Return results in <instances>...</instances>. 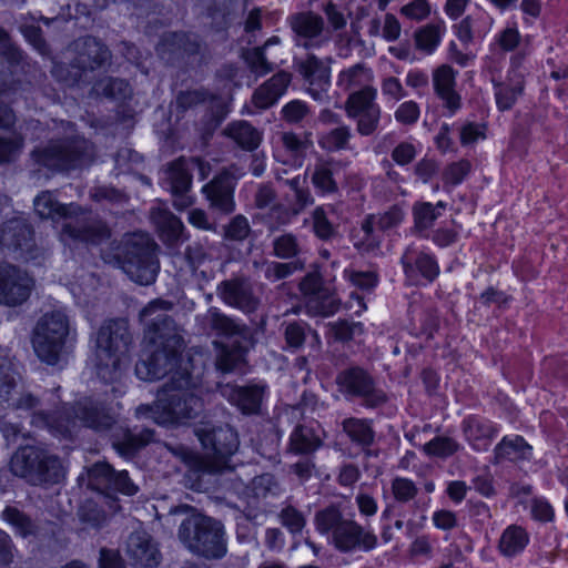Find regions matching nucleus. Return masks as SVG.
I'll list each match as a JSON object with an SVG mask.
<instances>
[{
	"label": "nucleus",
	"instance_id": "nucleus-40",
	"mask_svg": "<svg viewBox=\"0 0 568 568\" xmlns=\"http://www.w3.org/2000/svg\"><path fill=\"white\" fill-rule=\"evenodd\" d=\"M0 58L12 68L28 65L26 53L12 41L9 32L0 27Z\"/></svg>",
	"mask_w": 568,
	"mask_h": 568
},
{
	"label": "nucleus",
	"instance_id": "nucleus-38",
	"mask_svg": "<svg viewBox=\"0 0 568 568\" xmlns=\"http://www.w3.org/2000/svg\"><path fill=\"white\" fill-rule=\"evenodd\" d=\"M434 87L446 106L455 112L460 105V99L454 90V73H434Z\"/></svg>",
	"mask_w": 568,
	"mask_h": 568
},
{
	"label": "nucleus",
	"instance_id": "nucleus-56",
	"mask_svg": "<svg viewBox=\"0 0 568 568\" xmlns=\"http://www.w3.org/2000/svg\"><path fill=\"white\" fill-rule=\"evenodd\" d=\"M274 252L281 258H290L300 252L297 239L293 234H284L274 241Z\"/></svg>",
	"mask_w": 568,
	"mask_h": 568
},
{
	"label": "nucleus",
	"instance_id": "nucleus-43",
	"mask_svg": "<svg viewBox=\"0 0 568 568\" xmlns=\"http://www.w3.org/2000/svg\"><path fill=\"white\" fill-rule=\"evenodd\" d=\"M343 429L352 442L369 446L374 440V432L369 423L365 419L348 418L343 422Z\"/></svg>",
	"mask_w": 568,
	"mask_h": 568
},
{
	"label": "nucleus",
	"instance_id": "nucleus-63",
	"mask_svg": "<svg viewBox=\"0 0 568 568\" xmlns=\"http://www.w3.org/2000/svg\"><path fill=\"white\" fill-rule=\"evenodd\" d=\"M415 267L428 281H433L439 272L436 261L427 254H419L415 261Z\"/></svg>",
	"mask_w": 568,
	"mask_h": 568
},
{
	"label": "nucleus",
	"instance_id": "nucleus-54",
	"mask_svg": "<svg viewBox=\"0 0 568 568\" xmlns=\"http://www.w3.org/2000/svg\"><path fill=\"white\" fill-rule=\"evenodd\" d=\"M21 32L23 33L27 41L41 54L49 55L50 48L42 36V30L37 26H23L21 27Z\"/></svg>",
	"mask_w": 568,
	"mask_h": 568
},
{
	"label": "nucleus",
	"instance_id": "nucleus-58",
	"mask_svg": "<svg viewBox=\"0 0 568 568\" xmlns=\"http://www.w3.org/2000/svg\"><path fill=\"white\" fill-rule=\"evenodd\" d=\"M280 517L282 525L292 534L301 532L305 526L304 516L292 506L283 508Z\"/></svg>",
	"mask_w": 568,
	"mask_h": 568
},
{
	"label": "nucleus",
	"instance_id": "nucleus-12",
	"mask_svg": "<svg viewBox=\"0 0 568 568\" xmlns=\"http://www.w3.org/2000/svg\"><path fill=\"white\" fill-rule=\"evenodd\" d=\"M65 54L69 65L78 71H95L111 65V51L92 36L74 40Z\"/></svg>",
	"mask_w": 568,
	"mask_h": 568
},
{
	"label": "nucleus",
	"instance_id": "nucleus-60",
	"mask_svg": "<svg viewBox=\"0 0 568 568\" xmlns=\"http://www.w3.org/2000/svg\"><path fill=\"white\" fill-rule=\"evenodd\" d=\"M400 12L412 20L420 21L430 13V6L426 0H413L400 9Z\"/></svg>",
	"mask_w": 568,
	"mask_h": 568
},
{
	"label": "nucleus",
	"instance_id": "nucleus-35",
	"mask_svg": "<svg viewBox=\"0 0 568 568\" xmlns=\"http://www.w3.org/2000/svg\"><path fill=\"white\" fill-rule=\"evenodd\" d=\"M291 26L297 36L314 38L323 31L324 20L313 12H303L292 17Z\"/></svg>",
	"mask_w": 568,
	"mask_h": 568
},
{
	"label": "nucleus",
	"instance_id": "nucleus-34",
	"mask_svg": "<svg viewBox=\"0 0 568 568\" xmlns=\"http://www.w3.org/2000/svg\"><path fill=\"white\" fill-rule=\"evenodd\" d=\"M404 216V209L400 205H394L382 214L368 216L363 223L362 230L368 236L373 233L375 226L387 230L399 225Z\"/></svg>",
	"mask_w": 568,
	"mask_h": 568
},
{
	"label": "nucleus",
	"instance_id": "nucleus-37",
	"mask_svg": "<svg viewBox=\"0 0 568 568\" xmlns=\"http://www.w3.org/2000/svg\"><path fill=\"white\" fill-rule=\"evenodd\" d=\"M199 48L200 43L196 36L175 32L163 37L159 50L161 52L182 50L187 54H195L199 52Z\"/></svg>",
	"mask_w": 568,
	"mask_h": 568
},
{
	"label": "nucleus",
	"instance_id": "nucleus-13",
	"mask_svg": "<svg viewBox=\"0 0 568 568\" xmlns=\"http://www.w3.org/2000/svg\"><path fill=\"white\" fill-rule=\"evenodd\" d=\"M244 174L243 169L233 165L223 170L213 181L205 184L202 187V192L210 201L211 206L223 213H231L234 210V185Z\"/></svg>",
	"mask_w": 568,
	"mask_h": 568
},
{
	"label": "nucleus",
	"instance_id": "nucleus-18",
	"mask_svg": "<svg viewBox=\"0 0 568 568\" xmlns=\"http://www.w3.org/2000/svg\"><path fill=\"white\" fill-rule=\"evenodd\" d=\"M302 294L307 298L308 307L315 313L331 315L336 312L339 300L335 292L324 287L321 276L316 273H308L300 283Z\"/></svg>",
	"mask_w": 568,
	"mask_h": 568
},
{
	"label": "nucleus",
	"instance_id": "nucleus-27",
	"mask_svg": "<svg viewBox=\"0 0 568 568\" xmlns=\"http://www.w3.org/2000/svg\"><path fill=\"white\" fill-rule=\"evenodd\" d=\"M290 81V73H274L268 81L254 92V104L260 109L273 105L285 93Z\"/></svg>",
	"mask_w": 568,
	"mask_h": 568
},
{
	"label": "nucleus",
	"instance_id": "nucleus-45",
	"mask_svg": "<svg viewBox=\"0 0 568 568\" xmlns=\"http://www.w3.org/2000/svg\"><path fill=\"white\" fill-rule=\"evenodd\" d=\"M282 143L292 165L295 168L302 166L304 155L310 148L308 142L294 133L286 132L282 135Z\"/></svg>",
	"mask_w": 568,
	"mask_h": 568
},
{
	"label": "nucleus",
	"instance_id": "nucleus-15",
	"mask_svg": "<svg viewBox=\"0 0 568 568\" xmlns=\"http://www.w3.org/2000/svg\"><path fill=\"white\" fill-rule=\"evenodd\" d=\"M162 186L174 196V206L184 210L192 205V196L187 194L192 184V172L187 159L180 158L173 161L161 178Z\"/></svg>",
	"mask_w": 568,
	"mask_h": 568
},
{
	"label": "nucleus",
	"instance_id": "nucleus-36",
	"mask_svg": "<svg viewBox=\"0 0 568 568\" xmlns=\"http://www.w3.org/2000/svg\"><path fill=\"white\" fill-rule=\"evenodd\" d=\"M377 91L372 87H365L349 94L346 102V112L349 118H356L371 108H378L375 103Z\"/></svg>",
	"mask_w": 568,
	"mask_h": 568
},
{
	"label": "nucleus",
	"instance_id": "nucleus-62",
	"mask_svg": "<svg viewBox=\"0 0 568 568\" xmlns=\"http://www.w3.org/2000/svg\"><path fill=\"white\" fill-rule=\"evenodd\" d=\"M419 113V108L415 102L406 101L395 111V119L403 124H413L418 120Z\"/></svg>",
	"mask_w": 568,
	"mask_h": 568
},
{
	"label": "nucleus",
	"instance_id": "nucleus-24",
	"mask_svg": "<svg viewBox=\"0 0 568 568\" xmlns=\"http://www.w3.org/2000/svg\"><path fill=\"white\" fill-rule=\"evenodd\" d=\"M220 295L226 304L246 313L253 312L257 306L248 286L240 280L224 282L220 287Z\"/></svg>",
	"mask_w": 568,
	"mask_h": 568
},
{
	"label": "nucleus",
	"instance_id": "nucleus-55",
	"mask_svg": "<svg viewBox=\"0 0 568 568\" xmlns=\"http://www.w3.org/2000/svg\"><path fill=\"white\" fill-rule=\"evenodd\" d=\"M344 277L349 281L353 286L362 290H371L377 284V276L371 271L357 272L354 270H344Z\"/></svg>",
	"mask_w": 568,
	"mask_h": 568
},
{
	"label": "nucleus",
	"instance_id": "nucleus-61",
	"mask_svg": "<svg viewBox=\"0 0 568 568\" xmlns=\"http://www.w3.org/2000/svg\"><path fill=\"white\" fill-rule=\"evenodd\" d=\"M417 153L418 149L414 143L403 142L394 149L392 158L398 165H405L410 163Z\"/></svg>",
	"mask_w": 568,
	"mask_h": 568
},
{
	"label": "nucleus",
	"instance_id": "nucleus-16",
	"mask_svg": "<svg viewBox=\"0 0 568 568\" xmlns=\"http://www.w3.org/2000/svg\"><path fill=\"white\" fill-rule=\"evenodd\" d=\"M17 373L4 349L0 348V406L7 405L16 409H31L36 406V398L30 394L16 397Z\"/></svg>",
	"mask_w": 568,
	"mask_h": 568
},
{
	"label": "nucleus",
	"instance_id": "nucleus-23",
	"mask_svg": "<svg viewBox=\"0 0 568 568\" xmlns=\"http://www.w3.org/2000/svg\"><path fill=\"white\" fill-rule=\"evenodd\" d=\"M463 432L466 442L474 450L486 452L498 435L499 428L490 420L470 416L464 419Z\"/></svg>",
	"mask_w": 568,
	"mask_h": 568
},
{
	"label": "nucleus",
	"instance_id": "nucleus-31",
	"mask_svg": "<svg viewBox=\"0 0 568 568\" xmlns=\"http://www.w3.org/2000/svg\"><path fill=\"white\" fill-rule=\"evenodd\" d=\"M224 133L244 150H255L262 141L261 132L246 121L230 123Z\"/></svg>",
	"mask_w": 568,
	"mask_h": 568
},
{
	"label": "nucleus",
	"instance_id": "nucleus-6",
	"mask_svg": "<svg viewBox=\"0 0 568 568\" xmlns=\"http://www.w3.org/2000/svg\"><path fill=\"white\" fill-rule=\"evenodd\" d=\"M205 453L195 454L184 446L169 448L190 469L197 473H219L231 467L230 458L239 448L236 432L225 425L217 428L202 427L195 430Z\"/></svg>",
	"mask_w": 568,
	"mask_h": 568
},
{
	"label": "nucleus",
	"instance_id": "nucleus-8",
	"mask_svg": "<svg viewBox=\"0 0 568 568\" xmlns=\"http://www.w3.org/2000/svg\"><path fill=\"white\" fill-rule=\"evenodd\" d=\"M316 529L327 536L328 541L343 552L369 551L377 546V537L355 520L344 518L336 507L316 514Z\"/></svg>",
	"mask_w": 568,
	"mask_h": 568
},
{
	"label": "nucleus",
	"instance_id": "nucleus-48",
	"mask_svg": "<svg viewBox=\"0 0 568 568\" xmlns=\"http://www.w3.org/2000/svg\"><path fill=\"white\" fill-rule=\"evenodd\" d=\"M303 85L315 100H323L331 87L328 73H302Z\"/></svg>",
	"mask_w": 568,
	"mask_h": 568
},
{
	"label": "nucleus",
	"instance_id": "nucleus-46",
	"mask_svg": "<svg viewBox=\"0 0 568 568\" xmlns=\"http://www.w3.org/2000/svg\"><path fill=\"white\" fill-rule=\"evenodd\" d=\"M283 183L287 185L294 193V214H298L305 206L313 202V197L310 191L306 189L305 175H297L294 176L293 179L284 180Z\"/></svg>",
	"mask_w": 568,
	"mask_h": 568
},
{
	"label": "nucleus",
	"instance_id": "nucleus-5",
	"mask_svg": "<svg viewBox=\"0 0 568 568\" xmlns=\"http://www.w3.org/2000/svg\"><path fill=\"white\" fill-rule=\"evenodd\" d=\"M114 422L111 408L98 399L84 398L77 404V408L63 405L53 415L44 410L34 412L31 425L47 429L55 437L71 436L78 426H85L94 430H104Z\"/></svg>",
	"mask_w": 568,
	"mask_h": 568
},
{
	"label": "nucleus",
	"instance_id": "nucleus-57",
	"mask_svg": "<svg viewBox=\"0 0 568 568\" xmlns=\"http://www.w3.org/2000/svg\"><path fill=\"white\" fill-rule=\"evenodd\" d=\"M357 118V131L362 135L372 134L378 123L381 118V108H371L368 111L361 113Z\"/></svg>",
	"mask_w": 568,
	"mask_h": 568
},
{
	"label": "nucleus",
	"instance_id": "nucleus-11",
	"mask_svg": "<svg viewBox=\"0 0 568 568\" xmlns=\"http://www.w3.org/2000/svg\"><path fill=\"white\" fill-rule=\"evenodd\" d=\"M91 144L81 138L52 143L44 150H37L33 156L38 163L51 170L68 171L87 164L91 160Z\"/></svg>",
	"mask_w": 568,
	"mask_h": 568
},
{
	"label": "nucleus",
	"instance_id": "nucleus-44",
	"mask_svg": "<svg viewBox=\"0 0 568 568\" xmlns=\"http://www.w3.org/2000/svg\"><path fill=\"white\" fill-rule=\"evenodd\" d=\"M153 438V432L143 429L139 434L125 432L123 440L113 443L114 448L123 456H132L139 448L149 444Z\"/></svg>",
	"mask_w": 568,
	"mask_h": 568
},
{
	"label": "nucleus",
	"instance_id": "nucleus-20",
	"mask_svg": "<svg viewBox=\"0 0 568 568\" xmlns=\"http://www.w3.org/2000/svg\"><path fill=\"white\" fill-rule=\"evenodd\" d=\"M337 382L343 392L365 398L368 406H377L385 400L384 394L374 389L369 376L359 368L343 372Z\"/></svg>",
	"mask_w": 568,
	"mask_h": 568
},
{
	"label": "nucleus",
	"instance_id": "nucleus-4",
	"mask_svg": "<svg viewBox=\"0 0 568 568\" xmlns=\"http://www.w3.org/2000/svg\"><path fill=\"white\" fill-rule=\"evenodd\" d=\"M170 513L186 514L179 525L178 539L191 554L205 559H221L226 555V534L221 521L189 505L178 506Z\"/></svg>",
	"mask_w": 568,
	"mask_h": 568
},
{
	"label": "nucleus",
	"instance_id": "nucleus-10",
	"mask_svg": "<svg viewBox=\"0 0 568 568\" xmlns=\"http://www.w3.org/2000/svg\"><path fill=\"white\" fill-rule=\"evenodd\" d=\"M70 334L68 315L63 310L45 313L37 323L32 345L37 356L49 365L59 362Z\"/></svg>",
	"mask_w": 568,
	"mask_h": 568
},
{
	"label": "nucleus",
	"instance_id": "nucleus-52",
	"mask_svg": "<svg viewBox=\"0 0 568 568\" xmlns=\"http://www.w3.org/2000/svg\"><path fill=\"white\" fill-rule=\"evenodd\" d=\"M351 138V131L347 126H341L332 130L321 139V144L328 151H335L346 148Z\"/></svg>",
	"mask_w": 568,
	"mask_h": 568
},
{
	"label": "nucleus",
	"instance_id": "nucleus-59",
	"mask_svg": "<svg viewBox=\"0 0 568 568\" xmlns=\"http://www.w3.org/2000/svg\"><path fill=\"white\" fill-rule=\"evenodd\" d=\"M23 139L14 134L11 139H0V163L14 160L21 152Z\"/></svg>",
	"mask_w": 568,
	"mask_h": 568
},
{
	"label": "nucleus",
	"instance_id": "nucleus-47",
	"mask_svg": "<svg viewBox=\"0 0 568 568\" xmlns=\"http://www.w3.org/2000/svg\"><path fill=\"white\" fill-rule=\"evenodd\" d=\"M280 42V39L277 37L270 38L263 47H257L253 49H248L243 53V57L250 68L252 70L257 71L261 69L262 71H272L273 65L271 62L267 61L265 58V49L271 44H276Z\"/></svg>",
	"mask_w": 568,
	"mask_h": 568
},
{
	"label": "nucleus",
	"instance_id": "nucleus-25",
	"mask_svg": "<svg viewBox=\"0 0 568 568\" xmlns=\"http://www.w3.org/2000/svg\"><path fill=\"white\" fill-rule=\"evenodd\" d=\"M531 455L532 447L519 435L504 436L494 449L496 463L528 460Z\"/></svg>",
	"mask_w": 568,
	"mask_h": 568
},
{
	"label": "nucleus",
	"instance_id": "nucleus-14",
	"mask_svg": "<svg viewBox=\"0 0 568 568\" xmlns=\"http://www.w3.org/2000/svg\"><path fill=\"white\" fill-rule=\"evenodd\" d=\"M33 285V278L26 272L12 265H0V304H22L29 298Z\"/></svg>",
	"mask_w": 568,
	"mask_h": 568
},
{
	"label": "nucleus",
	"instance_id": "nucleus-9",
	"mask_svg": "<svg viewBox=\"0 0 568 568\" xmlns=\"http://www.w3.org/2000/svg\"><path fill=\"white\" fill-rule=\"evenodd\" d=\"M10 470L34 486L54 485L64 477L61 459L49 449L32 445L20 447L13 454Z\"/></svg>",
	"mask_w": 568,
	"mask_h": 568
},
{
	"label": "nucleus",
	"instance_id": "nucleus-1",
	"mask_svg": "<svg viewBox=\"0 0 568 568\" xmlns=\"http://www.w3.org/2000/svg\"><path fill=\"white\" fill-rule=\"evenodd\" d=\"M173 304L154 300L141 311L146 325L144 346L135 365V375L142 381H155L170 375L152 406L136 408L139 418H150L162 426L186 425L203 410L197 383L190 375L191 363L182 356L183 338L166 312Z\"/></svg>",
	"mask_w": 568,
	"mask_h": 568
},
{
	"label": "nucleus",
	"instance_id": "nucleus-42",
	"mask_svg": "<svg viewBox=\"0 0 568 568\" xmlns=\"http://www.w3.org/2000/svg\"><path fill=\"white\" fill-rule=\"evenodd\" d=\"M2 519L12 527L14 532L23 538L37 534V527L31 519L16 507L7 506L1 515Z\"/></svg>",
	"mask_w": 568,
	"mask_h": 568
},
{
	"label": "nucleus",
	"instance_id": "nucleus-29",
	"mask_svg": "<svg viewBox=\"0 0 568 568\" xmlns=\"http://www.w3.org/2000/svg\"><path fill=\"white\" fill-rule=\"evenodd\" d=\"M528 544V532L520 526L510 525L503 531L498 549L503 556L513 558L520 555Z\"/></svg>",
	"mask_w": 568,
	"mask_h": 568
},
{
	"label": "nucleus",
	"instance_id": "nucleus-2",
	"mask_svg": "<svg viewBox=\"0 0 568 568\" xmlns=\"http://www.w3.org/2000/svg\"><path fill=\"white\" fill-rule=\"evenodd\" d=\"M131 342L128 322L124 320L106 321L95 336L91 364L97 376L103 383L112 385L111 390L115 395L124 392L122 379L131 362Z\"/></svg>",
	"mask_w": 568,
	"mask_h": 568
},
{
	"label": "nucleus",
	"instance_id": "nucleus-30",
	"mask_svg": "<svg viewBox=\"0 0 568 568\" xmlns=\"http://www.w3.org/2000/svg\"><path fill=\"white\" fill-rule=\"evenodd\" d=\"M336 210L333 205L317 206L311 214V224L314 234L324 241L331 240L337 233V225L334 222Z\"/></svg>",
	"mask_w": 568,
	"mask_h": 568
},
{
	"label": "nucleus",
	"instance_id": "nucleus-17",
	"mask_svg": "<svg viewBox=\"0 0 568 568\" xmlns=\"http://www.w3.org/2000/svg\"><path fill=\"white\" fill-rule=\"evenodd\" d=\"M88 486L93 490L114 489L124 495L132 496L138 491L125 470L114 471L106 463H97L88 471Z\"/></svg>",
	"mask_w": 568,
	"mask_h": 568
},
{
	"label": "nucleus",
	"instance_id": "nucleus-53",
	"mask_svg": "<svg viewBox=\"0 0 568 568\" xmlns=\"http://www.w3.org/2000/svg\"><path fill=\"white\" fill-rule=\"evenodd\" d=\"M314 186L322 193H329L336 190V183L333 180L332 171L325 164L315 168L312 176Z\"/></svg>",
	"mask_w": 568,
	"mask_h": 568
},
{
	"label": "nucleus",
	"instance_id": "nucleus-22",
	"mask_svg": "<svg viewBox=\"0 0 568 568\" xmlns=\"http://www.w3.org/2000/svg\"><path fill=\"white\" fill-rule=\"evenodd\" d=\"M2 247L20 251V257L29 260L32 247V232L20 219H12L0 227V250Z\"/></svg>",
	"mask_w": 568,
	"mask_h": 568
},
{
	"label": "nucleus",
	"instance_id": "nucleus-26",
	"mask_svg": "<svg viewBox=\"0 0 568 568\" xmlns=\"http://www.w3.org/2000/svg\"><path fill=\"white\" fill-rule=\"evenodd\" d=\"M151 220L160 232L161 239L174 244L178 242L183 232V224L175 215H173L166 206L158 204L151 210Z\"/></svg>",
	"mask_w": 568,
	"mask_h": 568
},
{
	"label": "nucleus",
	"instance_id": "nucleus-28",
	"mask_svg": "<svg viewBox=\"0 0 568 568\" xmlns=\"http://www.w3.org/2000/svg\"><path fill=\"white\" fill-rule=\"evenodd\" d=\"M496 103L500 110H508L516 102L523 90L521 73H507L505 79H493Z\"/></svg>",
	"mask_w": 568,
	"mask_h": 568
},
{
	"label": "nucleus",
	"instance_id": "nucleus-50",
	"mask_svg": "<svg viewBox=\"0 0 568 568\" xmlns=\"http://www.w3.org/2000/svg\"><path fill=\"white\" fill-rule=\"evenodd\" d=\"M458 444L449 437H435L425 444L424 450L429 456L445 458L458 449Z\"/></svg>",
	"mask_w": 568,
	"mask_h": 568
},
{
	"label": "nucleus",
	"instance_id": "nucleus-19",
	"mask_svg": "<svg viewBox=\"0 0 568 568\" xmlns=\"http://www.w3.org/2000/svg\"><path fill=\"white\" fill-rule=\"evenodd\" d=\"M267 386L264 383L237 386L226 384L221 386V394L227 402L236 406L243 414H256L266 396Z\"/></svg>",
	"mask_w": 568,
	"mask_h": 568
},
{
	"label": "nucleus",
	"instance_id": "nucleus-41",
	"mask_svg": "<svg viewBox=\"0 0 568 568\" xmlns=\"http://www.w3.org/2000/svg\"><path fill=\"white\" fill-rule=\"evenodd\" d=\"M229 342L223 344L220 342L221 349L217 356V367L223 372H231L237 367V365L244 359V348L240 345V341L233 344L230 335Z\"/></svg>",
	"mask_w": 568,
	"mask_h": 568
},
{
	"label": "nucleus",
	"instance_id": "nucleus-7",
	"mask_svg": "<svg viewBox=\"0 0 568 568\" xmlns=\"http://www.w3.org/2000/svg\"><path fill=\"white\" fill-rule=\"evenodd\" d=\"M114 252H102V258L120 267L133 282L149 285L155 281L160 264L156 244L146 233H133L124 237Z\"/></svg>",
	"mask_w": 568,
	"mask_h": 568
},
{
	"label": "nucleus",
	"instance_id": "nucleus-64",
	"mask_svg": "<svg viewBox=\"0 0 568 568\" xmlns=\"http://www.w3.org/2000/svg\"><path fill=\"white\" fill-rule=\"evenodd\" d=\"M250 232V225L246 217L242 215L235 216L226 229V236L231 240H244Z\"/></svg>",
	"mask_w": 568,
	"mask_h": 568
},
{
	"label": "nucleus",
	"instance_id": "nucleus-3",
	"mask_svg": "<svg viewBox=\"0 0 568 568\" xmlns=\"http://www.w3.org/2000/svg\"><path fill=\"white\" fill-rule=\"evenodd\" d=\"M33 205L41 219H49L55 224L62 223L59 237L64 245L71 246L78 242L99 244L110 235L108 227L100 220L82 212L80 206L73 203L61 204L53 192L40 193Z\"/></svg>",
	"mask_w": 568,
	"mask_h": 568
},
{
	"label": "nucleus",
	"instance_id": "nucleus-21",
	"mask_svg": "<svg viewBox=\"0 0 568 568\" xmlns=\"http://www.w3.org/2000/svg\"><path fill=\"white\" fill-rule=\"evenodd\" d=\"M126 554L133 565L140 567H154L161 559L158 545L144 530H135L129 536Z\"/></svg>",
	"mask_w": 568,
	"mask_h": 568
},
{
	"label": "nucleus",
	"instance_id": "nucleus-49",
	"mask_svg": "<svg viewBox=\"0 0 568 568\" xmlns=\"http://www.w3.org/2000/svg\"><path fill=\"white\" fill-rule=\"evenodd\" d=\"M207 318L213 329L223 335H230L232 338V343H237V333L239 325L235 324L231 318L225 315L219 313L215 310H210L207 314Z\"/></svg>",
	"mask_w": 568,
	"mask_h": 568
},
{
	"label": "nucleus",
	"instance_id": "nucleus-32",
	"mask_svg": "<svg viewBox=\"0 0 568 568\" xmlns=\"http://www.w3.org/2000/svg\"><path fill=\"white\" fill-rule=\"evenodd\" d=\"M290 442L291 448L295 453H312L322 444L321 429L318 425H316V428L313 425H300L291 434Z\"/></svg>",
	"mask_w": 568,
	"mask_h": 568
},
{
	"label": "nucleus",
	"instance_id": "nucleus-39",
	"mask_svg": "<svg viewBox=\"0 0 568 568\" xmlns=\"http://www.w3.org/2000/svg\"><path fill=\"white\" fill-rule=\"evenodd\" d=\"M443 34L439 24H426L414 32L415 49L425 54H430L438 47Z\"/></svg>",
	"mask_w": 568,
	"mask_h": 568
},
{
	"label": "nucleus",
	"instance_id": "nucleus-51",
	"mask_svg": "<svg viewBox=\"0 0 568 568\" xmlns=\"http://www.w3.org/2000/svg\"><path fill=\"white\" fill-rule=\"evenodd\" d=\"M390 488L394 498L399 503H407L412 500L417 494V487L415 483L406 477H395L392 480Z\"/></svg>",
	"mask_w": 568,
	"mask_h": 568
},
{
	"label": "nucleus",
	"instance_id": "nucleus-33",
	"mask_svg": "<svg viewBox=\"0 0 568 568\" xmlns=\"http://www.w3.org/2000/svg\"><path fill=\"white\" fill-rule=\"evenodd\" d=\"M447 203L438 201L436 204L430 202H417L413 206V217L415 227L419 232H427L434 223L443 215Z\"/></svg>",
	"mask_w": 568,
	"mask_h": 568
}]
</instances>
